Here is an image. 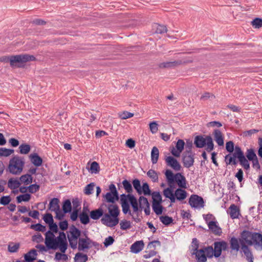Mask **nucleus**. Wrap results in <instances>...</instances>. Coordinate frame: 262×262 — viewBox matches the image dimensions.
<instances>
[{
	"instance_id": "nucleus-24",
	"label": "nucleus",
	"mask_w": 262,
	"mask_h": 262,
	"mask_svg": "<svg viewBox=\"0 0 262 262\" xmlns=\"http://www.w3.org/2000/svg\"><path fill=\"white\" fill-rule=\"evenodd\" d=\"M206 247H203L202 248L198 249V251L196 253H192V254L195 255L196 258L199 262H206Z\"/></svg>"
},
{
	"instance_id": "nucleus-37",
	"label": "nucleus",
	"mask_w": 262,
	"mask_h": 262,
	"mask_svg": "<svg viewBox=\"0 0 262 262\" xmlns=\"http://www.w3.org/2000/svg\"><path fill=\"white\" fill-rule=\"evenodd\" d=\"M154 212L157 215H161L165 208L162 206V203L153 204L151 205Z\"/></svg>"
},
{
	"instance_id": "nucleus-22",
	"label": "nucleus",
	"mask_w": 262,
	"mask_h": 262,
	"mask_svg": "<svg viewBox=\"0 0 262 262\" xmlns=\"http://www.w3.org/2000/svg\"><path fill=\"white\" fill-rule=\"evenodd\" d=\"M29 157L31 162L35 166L39 167L42 165L43 160L37 153H32Z\"/></svg>"
},
{
	"instance_id": "nucleus-8",
	"label": "nucleus",
	"mask_w": 262,
	"mask_h": 262,
	"mask_svg": "<svg viewBox=\"0 0 262 262\" xmlns=\"http://www.w3.org/2000/svg\"><path fill=\"white\" fill-rule=\"evenodd\" d=\"M132 184L139 195L143 193L145 195L149 193L150 187L147 182L143 183L141 186L140 181L138 179H135L132 181Z\"/></svg>"
},
{
	"instance_id": "nucleus-49",
	"label": "nucleus",
	"mask_w": 262,
	"mask_h": 262,
	"mask_svg": "<svg viewBox=\"0 0 262 262\" xmlns=\"http://www.w3.org/2000/svg\"><path fill=\"white\" fill-rule=\"evenodd\" d=\"M30 228L36 231H40L43 232L46 230V227L44 225L37 223L35 224H32L30 225Z\"/></svg>"
},
{
	"instance_id": "nucleus-40",
	"label": "nucleus",
	"mask_w": 262,
	"mask_h": 262,
	"mask_svg": "<svg viewBox=\"0 0 262 262\" xmlns=\"http://www.w3.org/2000/svg\"><path fill=\"white\" fill-rule=\"evenodd\" d=\"M128 195L130 205L132 207L133 209L139 208V203L137 198L132 194H128Z\"/></svg>"
},
{
	"instance_id": "nucleus-3",
	"label": "nucleus",
	"mask_w": 262,
	"mask_h": 262,
	"mask_svg": "<svg viewBox=\"0 0 262 262\" xmlns=\"http://www.w3.org/2000/svg\"><path fill=\"white\" fill-rule=\"evenodd\" d=\"M10 66L13 68H24V63L30 61H35L36 58L33 55L29 54H19L10 56Z\"/></svg>"
},
{
	"instance_id": "nucleus-13",
	"label": "nucleus",
	"mask_w": 262,
	"mask_h": 262,
	"mask_svg": "<svg viewBox=\"0 0 262 262\" xmlns=\"http://www.w3.org/2000/svg\"><path fill=\"white\" fill-rule=\"evenodd\" d=\"M120 204L122 206V211L124 214H128L132 216V213L130 209V203L128 194L124 193L120 195Z\"/></svg>"
},
{
	"instance_id": "nucleus-30",
	"label": "nucleus",
	"mask_w": 262,
	"mask_h": 262,
	"mask_svg": "<svg viewBox=\"0 0 262 262\" xmlns=\"http://www.w3.org/2000/svg\"><path fill=\"white\" fill-rule=\"evenodd\" d=\"M54 232L51 231H48L45 233V244L47 247H50V245L54 242V238H56Z\"/></svg>"
},
{
	"instance_id": "nucleus-38",
	"label": "nucleus",
	"mask_w": 262,
	"mask_h": 262,
	"mask_svg": "<svg viewBox=\"0 0 262 262\" xmlns=\"http://www.w3.org/2000/svg\"><path fill=\"white\" fill-rule=\"evenodd\" d=\"M31 195L30 193H26L16 196V200L17 203H20L22 202H29L31 199Z\"/></svg>"
},
{
	"instance_id": "nucleus-47",
	"label": "nucleus",
	"mask_w": 262,
	"mask_h": 262,
	"mask_svg": "<svg viewBox=\"0 0 262 262\" xmlns=\"http://www.w3.org/2000/svg\"><path fill=\"white\" fill-rule=\"evenodd\" d=\"M245 156L250 161H252L257 158V156L253 148L248 149Z\"/></svg>"
},
{
	"instance_id": "nucleus-33",
	"label": "nucleus",
	"mask_w": 262,
	"mask_h": 262,
	"mask_svg": "<svg viewBox=\"0 0 262 262\" xmlns=\"http://www.w3.org/2000/svg\"><path fill=\"white\" fill-rule=\"evenodd\" d=\"M62 209L64 213H71L72 206L71 201L69 199H67L62 202Z\"/></svg>"
},
{
	"instance_id": "nucleus-39",
	"label": "nucleus",
	"mask_w": 262,
	"mask_h": 262,
	"mask_svg": "<svg viewBox=\"0 0 262 262\" xmlns=\"http://www.w3.org/2000/svg\"><path fill=\"white\" fill-rule=\"evenodd\" d=\"M240 165L244 167L246 170H249L250 168V164L248 162V159L246 157L245 155H244L238 158H237Z\"/></svg>"
},
{
	"instance_id": "nucleus-58",
	"label": "nucleus",
	"mask_w": 262,
	"mask_h": 262,
	"mask_svg": "<svg viewBox=\"0 0 262 262\" xmlns=\"http://www.w3.org/2000/svg\"><path fill=\"white\" fill-rule=\"evenodd\" d=\"M120 228L122 230H126L130 229L131 227L130 222L129 221L123 220L121 221L120 223Z\"/></svg>"
},
{
	"instance_id": "nucleus-9",
	"label": "nucleus",
	"mask_w": 262,
	"mask_h": 262,
	"mask_svg": "<svg viewBox=\"0 0 262 262\" xmlns=\"http://www.w3.org/2000/svg\"><path fill=\"white\" fill-rule=\"evenodd\" d=\"M187 188H183L180 186V188H177L174 192L168 199L170 200L171 203H174L176 200L179 201H182L184 200L187 196L188 193L185 190Z\"/></svg>"
},
{
	"instance_id": "nucleus-19",
	"label": "nucleus",
	"mask_w": 262,
	"mask_h": 262,
	"mask_svg": "<svg viewBox=\"0 0 262 262\" xmlns=\"http://www.w3.org/2000/svg\"><path fill=\"white\" fill-rule=\"evenodd\" d=\"M207 136L198 135L194 137V144L196 148H202L205 147L207 144Z\"/></svg>"
},
{
	"instance_id": "nucleus-1",
	"label": "nucleus",
	"mask_w": 262,
	"mask_h": 262,
	"mask_svg": "<svg viewBox=\"0 0 262 262\" xmlns=\"http://www.w3.org/2000/svg\"><path fill=\"white\" fill-rule=\"evenodd\" d=\"M108 213H105L104 216L101 218V222L103 224L109 227H113L116 226L119 222V215L120 210L117 204H109L107 206Z\"/></svg>"
},
{
	"instance_id": "nucleus-63",
	"label": "nucleus",
	"mask_w": 262,
	"mask_h": 262,
	"mask_svg": "<svg viewBox=\"0 0 262 262\" xmlns=\"http://www.w3.org/2000/svg\"><path fill=\"white\" fill-rule=\"evenodd\" d=\"M214 251L212 246H209L206 248V256L207 258H212L214 256Z\"/></svg>"
},
{
	"instance_id": "nucleus-27",
	"label": "nucleus",
	"mask_w": 262,
	"mask_h": 262,
	"mask_svg": "<svg viewBox=\"0 0 262 262\" xmlns=\"http://www.w3.org/2000/svg\"><path fill=\"white\" fill-rule=\"evenodd\" d=\"M104 211L103 209L100 207L98 209L93 210L90 212V216L91 219L97 220L103 215L104 216Z\"/></svg>"
},
{
	"instance_id": "nucleus-10",
	"label": "nucleus",
	"mask_w": 262,
	"mask_h": 262,
	"mask_svg": "<svg viewBox=\"0 0 262 262\" xmlns=\"http://www.w3.org/2000/svg\"><path fill=\"white\" fill-rule=\"evenodd\" d=\"M192 59L177 60L173 61L164 62L159 64L158 66L161 69H169L174 68L182 64H186L192 63Z\"/></svg>"
},
{
	"instance_id": "nucleus-20",
	"label": "nucleus",
	"mask_w": 262,
	"mask_h": 262,
	"mask_svg": "<svg viewBox=\"0 0 262 262\" xmlns=\"http://www.w3.org/2000/svg\"><path fill=\"white\" fill-rule=\"evenodd\" d=\"M217 222L215 221H211L208 223L209 229L215 235L220 236L222 233V230L217 225Z\"/></svg>"
},
{
	"instance_id": "nucleus-44",
	"label": "nucleus",
	"mask_w": 262,
	"mask_h": 262,
	"mask_svg": "<svg viewBox=\"0 0 262 262\" xmlns=\"http://www.w3.org/2000/svg\"><path fill=\"white\" fill-rule=\"evenodd\" d=\"M122 184L126 192H127L128 194H131V193L133 191V189L132 185L130 181L125 179L122 181Z\"/></svg>"
},
{
	"instance_id": "nucleus-11",
	"label": "nucleus",
	"mask_w": 262,
	"mask_h": 262,
	"mask_svg": "<svg viewBox=\"0 0 262 262\" xmlns=\"http://www.w3.org/2000/svg\"><path fill=\"white\" fill-rule=\"evenodd\" d=\"M67 239L66 234L63 231L59 232V235L54 238V242L48 247L49 249L56 250L58 247L67 243Z\"/></svg>"
},
{
	"instance_id": "nucleus-23",
	"label": "nucleus",
	"mask_w": 262,
	"mask_h": 262,
	"mask_svg": "<svg viewBox=\"0 0 262 262\" xmlns=\"http://www.w3.org/2000/svg\"><path fill=\"white\" fill-rule=\"evenodd\" d=\"M146 196H150L151 195L152 197V204H158V203H162V197L160 194L159 191H153L151 192V190L150 189L149 193L148 194H145Z\"/></svg>"
},
{
	"instance_id": "nucleus-52",
	"label": "nucleus",
	"mask_w": 262,
	"mask_h": 262,
	"mask_svg": "<svg viewBox=\"0 0 262 262\" xmlns=\"http://www.w3.org/2000/svg\"><path fill=\"white\" fill-rule=\"evenodd\" d=\"M147 175L154 182H157L158 181V175L155 170L153 169L149 170L147 172Z\"/></svg>"
},
{
	"instance_id": "nucleus-2",
	"label": "nucleus",
	"mask_w": 262,
	"mask_h": 262,
	"mask_svg": "<svg viewBox=\"0 0 262 262\" xmlns=\"http://www.w3.org/2000/svg\"><path fill=\"white\" fill-rule=\"evenodd\" d=\"M242 241L249 246L254 245L256 249L262 250V234L259 232H252L244 230L241 233Z\"/></svg>"
},
{
	"instance_id": "nucleus-4",
	"label": "nucleus",
	"mask_w": 262,
	"mask_h": 262,
	"mask_svg": "<svg viewBox=\"0 0 262 262\" xmlns=\"http://www.w3.org/2000/svg\"><path fill=\"white\" fill-rule=\"evenodd\" d=\"M67 238L69 242L70 247L75 249L77 247V243L81 235L82 231L76 227L75 225H72L70 226L68 231Z\"/></svg>"
},
{
	"instance_id": "nucleus-64",
	"label": "nucleus",
	"mask_w": 262,
	"mask_h": 262,
	"mask_svg": "<svg viewBox=\"0 0 262 262\" xmlns=\"http://www.w3.org/2000/svg\"><path fill=\"white\" fill-rule=\"evenodd\" d=\"M68 225V222L66 220L59 223V229L63 232L67 230Z\"/></svg>"
},
{
	"instance_id": "nucleus-7",
	"label": "nucleus",
	"mask_w": 262,
	"mask_h": 262,
	"mask_svg": "<svg viewBox=\"0 0 262 262\" xmlns=\"http://www.w3.org/2000/svg\"><path fill=\"white\" fill-rule=\"evenodd\" d=\"M234 150V152L232 155L228 154L225 157L227 165H236L237 161L236 159L245 155L241 148L238 146H236Z\"/></svg>"
},
{
	"instance_id": "nucleus-32",
	"label": "nucleus",
	"mask_w": 262,
	"mask_h": 262,
	"mask_svg": "<svg viewBox=\"0 0 262 262\" xmlns=\"http://www.w3.org/2000/svg\"><path fill=\"white\" fill-rule=\"evenodd\" d=\"M21 185L19 181L14 178H10L8 182V187L11 189H15L18 188Z\"/></svg>"
},
{
	"instance_id": "nucleus-54",
	"label": "nucleus",
	"mask_w": 262,
	"mask_h": 262,
	"mask_svg": "<svg viewBox=\"0 0 262 262\" xmlns=\"http://www.w3.org/2000/svg\"><path fill=\"white\" fill-rule=\"evenodd\" d=\"M252 26L256 29H259L262 27V18L259 17L255 18L251 21Z\"/></svg>"
},
{
	"instance_id": "nucleus-26",
	"label": "nucleus",
	"mask_w": 262,
	"mask_h": 262,
	"mask_svg": "<svg viewBox=\"0 0 262 262\" xmlns=\"http://www.w3.org/2000/svg\"><path fill=\"white\" fill-rule=\"evenodd\" d=\"M59 200L57 198H53L51 199L50 201L49 204L48 210L51 211L55 212L58 209H59Z\"/></svg>"
},
{
	"instance_id": "nucleus-61",
	"label": "nucleus",
	"mask_w": 262,
	"mask_h": 262,
	"mask_svg": "<svg viewBox=\"0 0 262 262\" xmlns=\"http://www.w3.org/2000/svg\"><path fill=\"white\" fill-rule=\"evenodd\" d=\"M156 25H157V28L155 31L156 33L162 34V33H164L167 32V29L165 26L160 25L158 24H156Z\"/></svg>"
},
{
	"instance_id": "nucleus-42",
	"label": "nucleus",
	"mask_w": 262,
	"mask_h": 262,
	"mask_svg": "<svg viewBox=\"0 0 262 262\" xmlns=\"http://www.w3.org/2000/svg\"><path fill=\"white\" fill-rule=\"evenodd\" d=\"M90 214L80 213L79 220L82 224H88L90 222Z\"/></svg>"
},
{
	"instance_id": "nucleus-15",
	"label": "nucleus",
	"mask_w": 262,
	"mask_h": 262,
	"mask_svg": "<svg viewBox=\"0 0 262 262\" xmlns=\"http://www.w3.org/2000/svg\"><path fill=\"white\" fill-rule=\"evenodd\" d=\"M194 154L193 152H187L184 151L182 154V162L183 166L186 168H189L192 166L194 162Z\"/></svg>"
},
{
	"instance_id": "nucleus-35",
	"label": "nucleus",
	"mask_w": 262,
	"mask_h": 262,
	"mask_svg": "<svg viewBox=\"0 0 262 262\" xmlns=\"http://www.w3.org/2000/svg\"><path fill=\"white\" fill-rule=\"evenodd\" d=\"M159 156V151L158 148L154 146L151 151V160L152 164H156L158 162Z\"/></svg>"
},
{
	"instance_id": "nucleus-48",
	"label": "nucleus",
	"mask_w": 262,
	"mask_h": 262,
	"mask_svg": "<svg viewBox=\"0 0 262 262\" xmlns=\"http://www.w3.org/2000/svg\"><path fill=\"white\" fill-rule=\"evenodd\" d=\"M14 152L13 149L0 147V157H8Z\"/></svg>"
},
{
	"instance_id": "nucleus-25",
	"label": "nucleus",
	"mask_w": 262,
	"mask_h": 262,
	"mask_svg": "<svg viewBox=\"0 0 262 262\" xmlns=\"http://www.w3.org/2000/svg\"><path fill=\"white\" fill-rule=\"evenodd\" d=\"M144 246V243L143 241H138L135 242L130 247V251L134 253L137 254L142 250Z\"/></svg>"
},
{
	"instance_id": "nucleus-12",
	"label": "nucleus",
	"mask_w": 262,
	"mask_h": 262,
	"mask_svg": "<svg viewBox=\"0 0 262 262\" xmlns=\"http://www.w3.org/2000/svg\"><path fill=\"white\" fill-rule=\"evenodd\" d=\"M189 204L191 207L203 208L205 206V203L203 198L197 194H192L189 199Z\"/></svg>"
},
{
	"instance_id": "nucleus-16",
	"label": "nucleus",
	"mask_w": 262,
	"mask_h": 262,
	"mask_svg": "<svg viewBox=\"0 0 262 262\" xmlns=\"http://www.w3.org/2000/svg\"><path fill=\"white\" fill-rule=\"evenodd\" d=\"M185 142L182 139H178L176 145V148L170 147V152L173 156L178 158L180 156L181 153L184 150Z\"/></svg>"
},
{
	"instance_id": "nucleus-62",
	"label": "nucleus",
	"mask_w": 262,
	"mask_h": 262,
	"mask_svg": "<svg viewBox=\"0 0 262 262\" xmlns=\"http://www.w3.org/2000/svg\"><path fill=\"white\" fill-rule=\"evenodd\" d=\"M149 129L152 134H155L158 132V124L156 121H152V122H150V123L149 124Z\"/></svg>"
},
{
	"instance_id": "nucleus-57",
	"label": "nucleus",
	"mask_w": 262,
	"mask_h": 262,
	"mask_svg": "<svg viewBox=\"0 0 262 262\" xmlns=\"http://www.w3.org/2000/svg\"><path fill=\"white\" fill-rule=\"evenodd\" d=\"M42 219L45 222V223L48 225L51 224L54 222L53 215L50 213H46L43 215Z\"/></svg>"
},
{
	"instance_id": "nucleus-5",
	"label": "nucleus",
	"mask_w": 262,
	"mask_h": 262,
	"mask_svg": "<svg viewBox=\"0 0 262 262\" xmlns=\"http://www.w3.org/2000/svg\"><path fill=\"white\" fill-rule=\"evenodd\" d=\"M165 176H167L174 183L177 184L178 188L180 186L187 188V182L185 177L181 172L173 173L170 169H167L164 172Z\"/></svg>"
},
{
	"instance_id": "nucleus-43",
	"label": "nucleus",
	"mask_w": 262,
	"mask_h": 262,
	"mask_svg": "<svg viewBox=\"0 0 262 262\" xmlns=\"http://www.w3.org/2000/svg\"><path fill=\"white\" fill-rule=\"evenodd\" d=\"M206 146L207 147H206L205 150L208 152H211L214 148V145L213 141V139L210 135H208V136L207 144Z\"/></svg>"
},
{
	"instance_id": "nucleus-41",
	"label": "nucleus",
	"mask_w": 262,
	"mask_h": 262,
	"mask_svg": "<svg viewBox=\"0 0 262 262\" xmlns=\"http://www.w3.org/2000/svg\"><path fill=\"white\" fill-rule=\"evenodd\" d=\"M88 259V256L86 254L78 252L75 254L74 262H86Z\"/></svg>"
},
{
	"instance_id": "nucleus-28",
	"label": "nucleus",
	"mask_w": 262,
	"mask_h": 262,
	"mask_svg": "<svg viewBox=\"0 0 262 262\" xmlns=\"http://www.w3.org/2000/svg\"><path fill=\"white\" fill-rule=\"evenodd\" d=\"M229 213L230 215V217L232 219L238 218V216L240 214L239 209L236 205L233 204H231L230 207L229 208Z\"/></svg>"
},
{
	"instance_id": "nucleus-17",
	"label": "nucleus",
	"mask_w": 262,
	"mask_h": 262,
	"mask_svg": "<svg viewBox=\"0 0 262 262\" xmlns=\"http://www.w3.org/2000/svg\"><path fill=\"white\" fill-rule=\"evenodd\" d=\"M165 178L168 186L163 190V194L166 199H169L174 192L176 184L168 177L165 176Z\"/></svg>"
},
{
	"instance_id": "nucleus-53",
	"label": "nucleus",
	"mask_w": 262,
	"mask_h": 262,
	"mask_svg": "<svg viewBox=\"0 0 262 262\" xmlns=\"http://www.w3.org/2000/svg\"><path fill=\"white\" fill-rule=\"evenodd\" d=\"M28 191L30 193H34L39 190L40 185L36 183L31 184L27 187Z\"/></svg>"
},
{
	"instance_id": "nucleus-31",
	"label": "nucleus",
	"mask_w": 262,
	"mask_h": 262,
	"mask_svg": "<svg viewBox=\"0 0 262 262\" xmlns=\"http://www.w3.org/2000/svg\"><path fill=\"white\" fill-rule=\"evenodd\" d=\"M19 181L21 183H23L25 185H28L32 183L33 177L30 174L26 173L22 175L19 178Z\"/></svg>"
},
{
	"instance_id": "nucleus-50",
	"label": "nucleus",
	"mask_w": 262,
	"mask_h": 262,
	"mask_svg": "<svg viewBox=\"0 0 262 262\" xmlns=\"http://www.w3.org/2000/svg\"><path fill=\"white\" fill-rule=\"evenodd\" d=\"M240 241L242 244V249L247 258H249V256H252V254L248 247L249 245H246L244 243H243L244 241H242V239Z\"/></svg>"
},
{
	"instance_id": "nucleus-55",
	"label": "nucleus",
	"mask_w": 262,
	"mask_h": 262,
	"mask_svg": "<svg viewBox=\"0 0 262 262\" xmlns=\"http://www.w3.org/2000/svg\"><path fill=\"white\" fill-rule=\"evenodd\" d=\"M95 183L92 182L89 184H88L84 188V193L86 195L91 194L93 193V190L94 189V187L95 186Z\"/></svg>"
},
{
	"instance_id": "nucleus-36",
	"label": "nucleus",
	"mask_w": 262,
	"mask_h": 262,
	"mask_svg": "<svg viewBox=\"0 0 262 262\" xmlns=\"http://www.w3.org/2000/svg\"><path fill=\"white\" fill-rule=\"evenodd\" d=\"M159 219L165 226H168L171 224H173V219L172 217L167 215L160 216Z\"/></svg>"
},
{
	"instance_id": "nucleus-18",
	"label": "nucleus",
	"mask_w": 262,
	"mask_h": 262,
	"mask_svg": "<svg viewBox=\"0 0 262 262\" xmlns=\"http://www.w3.org/2000/svg\"><path fill=\"white\" fill-rule=\"evenodd\" d=\"M165 163L168 166L170 167L175 171H180L182 168L178 161L172 156L166 157L165 159Z\"/></svg>"
},
{
	"instance_id": "nucleus-45",
	"label": "nucleus",
	"mask_w": 262,
	"mask_h": 262,
	"mask_svg": "<svg viewBox=\"0 0 262 262\" xmlns=\"http://www.w3.org/2000/svg\"><path fill=\"white\" fill-rule=\"evenodd\" d=\"M19 152L21 154H28L31 150V146L26 143L21 144L19 146Z\"/></svg>"
},
{
	"instance_id": "nucleus-60",
	"label": "nucleus",
	"mask_w": 262,
	"mask_h": 262,
	"mask_svg": "<svg viewBox=\"0 0 262 262\" xmlns=\"http://www.w3.org/2000/svg\"><path fill=\"white\" fill-rule=\"evenodd\" d=\"M192 248L191 251H193L192 253H196L197 251H198V248L199 247V243L198 240L196 238H194L192 239Z\"/></svg>"
},
{
	"instance_id": "nucleus-21",
	"label": "nucleus",
	"mask_w": 262,
	"mask_h": 262,
	"mask_svg": "<svg viewBox=\"0 0 262 262\" xmlns=\"http://www.w3.org/2000/svg\"><path fill=\"white\" fill-rule=\"evenodd\" d=\"M214 140L219 146H223L224 144V135L220 129H215L213 132Z\"/></svg>"
},
{
	"instance_id": "nucleus-34",
	"label": "nucleus",
	"mask_w": 262,
	"mask_h": 262,
	"mask_svg": "<svg viewBox=\"0 0 262 262\" xmlns=\"http://www.w3.org/2000/svg\"><path fill=\"white\" fill-rule=\"evenodd\" d=\"M92 247V245H90L88 243L83 240L82 238H79L78 246V249L79 251H84L86 250L90 249Z\"/></svg>"
},
{
	"instance_id": "nucleus-6",
	"label": "nucleus",
	"mask_w": 262,
	"mask_h": 262,
	"mask_svg": "<svg viewBox=\"0 0 262 262\" xmlns=\"http://www.w3.org/2000/svg\"><path fill=\"white\" fill-rule=\"evenodd\" d=\"M25 165V162L19 157L14 156L9 162L8 169L10 173L13 174H18L21 172Z\"/></svg>"
},
{
	"instance_id": "nucleus-51",
	"label": "nucleus",
	"mask_w": 262,
	"mask_h": 262,
	"mask_svg": "<svg viewBox=\"0 0 262 262\" xmlns=\"http://www.w3.org/2000/svg\"><path fill=\"white\" fill-rule=\"evenodd\" d=\"M230 248L232 250L236 251L239 250V243L237 239L235 237H232L230 239Z\"/></svg>"
},
{
	"instance_id": "nucleus-29",
	"label": "nucleus",
	"mask_w": 262,
	"mask_h": 262,
	"mask_svg": "<svg viewBox=\"0 0 262 262\" xmlns=\"http://www.w3.org/2000/svg\"><path fill=\"white\" fill-rule=\"evenodd\" d=\"M103 198L105 199L106 202L114 204L116 201L119 199V194H115L111 192H107L105 194L103 195Z\"/></svg>"
},
{
	"instance_id": "nucleus-56",
	"label": "nucleus",
	"mask_w": 262,
	"mask_h": 262,
	"mask_svg": "<svg viewBox=\"0 0 262 262\" xmlns=\"http://www.w3.org/2000/svg\"><path fill=\"white\" fill-rule=\"evenodd\" d=\"M11 201L10 195H4L0 198V204L4 206L8 205Z\"/></svg>"
},
{
	"instance_id": "nucleus-46",
	"label": "nucleus",
	"mask_w": 262,
	"mask_h": 262,
	"mask_svg": "<svg viewBox=\"0 0 262 262\" xmlns=\"http://www.w3.org/2000/svg\"><path fill=\"white\" fill-rule=\"evenodd\" d=\"M88 169L92 173H98L100 171V166L97 162L93 161L91 163L90 167Z\"/></svg>"
},
{
	"instance_id": "nucleus-59",
	"label": "nucleus",
	"mask_w": 262,
	"mask_h": 262,
	"mask_svg": "<svg viewBox=\"0 0 262 262\" xmlns=\"http://www.w3.org/2000/svg\"><path fill=\"white\" fill-rule=\"evenodd\" d=\"M226 149L229 153V154L233 153L234 149V144L232 141H229L226 142Z\"/></svg>"
},
{
	"instance_id": "nucleus-14",
	"label": "nucleus",
	"mask_w": 262,
	"mask_h": 262,
	"mask_svg": "<svg viewBox=\"0 0 262 262\" xmlns=\"http://www.w3.org/2000/svg\"><path fill=\"white\" fill-rule=\"evenodd\" d=\"M213 245L214 247V256L215 258L219 257L222 254V251H225L228 248L227 243L224 241L215 242Z\"/></svg>"
}]
</instances>
